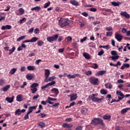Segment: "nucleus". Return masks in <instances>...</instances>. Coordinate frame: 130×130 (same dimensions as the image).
Masks as SVG:
<instances>
[{
    "mask_svg": "<svg viewBox=\"0 0 130 130\" xmlns=\"http://www.w3.org/2000/svg\"><path fill=\"white\" fill-rule=\"evenodd\" d=\"M103 54H104V51H103V50H102L101 51H100L98 53V55H100V56H101Z\"/></svg>",
    "mask_w": 130,
    "mask_h": 130,
    "instance_id": "57",
    "label": "nucleus"
},
{
    "mask_svg": "<svg viewBox=\"0 0 130 130\" xmlns=\"http://www.w3.org/2000/svg\"><path fill=\"white\" fill-rule=\"evenodd\" d=\"M44 42H43V41H39L37 42V44L38 45V46H42V45H43Z\"/></svg>",
    "mask_w": 130,
    "mask_h": 130,
    "instance_id": "38",
    "label": "nucleus"
},
{
    "mask_svg": "<svg viewBox=\"0 0 130 130\" xmlns=\"http://www.w3.org/2000/svg\"><path fill=\"white\" fill-rule=\"evenodd\" d=\"M55 79V76H52L51 77H49V78H47V79H45L44 82H50L51 81H52Z\"/></svg>",
    "mask_w": 130,
    "mask_h": 130,
    "instance_id": "16",
    "label": "nucleus"
},
{
    "mask_svg": "<svg viewBox=\"0 0 130 130\" xmlns=\"http://www.w3.org/2000/svg\"><path fill=\"white\" fill-rule=\"evenodd\" d=\"M62 126L64 128H70V127H73V125L72 124H68L67 123H65L64 124H62Z\"/></svg>",
    "mask_w": 130,
    "mask_h": 130,
    "instance_id": "19",
    "label": "nucleus"
},
{
    "mask_svg": "<svg viewBox=\"0 0 130 130\" xmlns=\"http://www.w3.org/2000/svg\"><path fill=\"white\" fill-rule=\"evenodd\" d=\"M112 31H108L106 33V36H112Z\"/></svg>",
    "mask_w": 130,
    "mask_h": 130,
    "instance_id": "47",
    "label": "nucleus"
},
{
    "mask_svg": "<svg viewBox=\"0 0 130 130\" xmlns=\"http://www.w3.org/2000/svg\"><path fill=\"white\" fill-rule=\"evenodd\" d=\"M92 68L94 69H98V65L96 63H93Z\"/></svg>",
    "mask_w": 130,
    "mask_h": 130,
    "instance_id": "44",
    "label": "nucleus"
},
{
    "mask_svg": "<svg viewBox=\"0 0 130 130\" xmlns=\"http://www.w3.org/2000/svg\"><path fill=\"white\" fill-rule=\"evenodd\" d=\"M117 83L118 84H121L122 83H124V81H123V80H121V79H118L117 80Z\"/></svg>",
    "mask_w": 130,
    "mask_h": 130,
    "instance_id": "62",
    "label": "nucleus"
},
{
    "mask_svg": "<svg viewBox=\"0 0 130 130\" xmlns=\"http://www.w3.org/2000/svg\"><path fill=\"white\" fill-rule=\"evenodd\" d=\"M88 99H89V100H92V102H101L102 100H104L103 96H102V98L98 99V98L91 97L90 96V95L88 96Z\"/></svg>",
    "mask_w": 130,
    "mask_h": 130,
    "instance_id": "5",
    "label": "nucleus"
},
{
    "mask_svg": "<svg viewBox=\"0 0 130 130\" xmlns=\"http://www.w3.org/2000/svg\"><path fill=\"white\" fill-rule=\"evenodd\" d=\"M100 48H105L106 49H110V46L109 45H106V46H100Z\"/></svg>",
    "mask_w": 130,
    "mask_h": 130,
    "instance_id": "29",
    "label": "nucleus"
},
{
    "mask_svg": "<svg viewBox=\"0 0 130 130\" xmlns=\"http://www.w3.org/2000/svg\"><path fill=\"white\" fill-rule=\"evenodd\" d=\"M73 38H71V37L69 36L66 38V40H67V42H69L70 41H72Z\"/></svg>",
    "mask_w": 130,
    "mask_h": 130,
    "instance_id": "56",
    "label": "nucleus"
},
{
    "mask_svg": "<svg viewBox=\"0 0 130 130\" xmlns=\"http://www.w3.org/2000/svg\"><path fill=\"white\" fill-rule=\"evenodd\" d=\"M26 79L28 80H32V79H33V75L30 74L26 75Z\"/></svg>",
    "mask_w": 130,
    "mask_h": 130,
    "instance_id": "37",
    "label": "nucleus"
},
{
    "mask_svg": "<svg viewBox=\"0 0 130 130\" xmlns=\"http://www.w3.org/2000/svg\"><path fill=\"white\" fill-rule=\"evenodd\" d=\"M30 91H31L32 94H34V93L37 92V88L36 87H30Z\"/></svg>",
    "mask_w": 130,
    "mask_h": 130,
    "instance_id": "30",
    "label": "nucleus"
},
{
    "mask_svg": "<svg viewBox=\"0 0 130 130\" xmlns=\"http://www.w3.org/2000/svg\"><path fill=\"white\" fill-rule=\"evenodd\" d=\"M101 93L103 95H106V94H107V90H105L104 89H102L101 90Z\"/></svg>",
    "mask_w": 130,
    "mask_h": 130,
    "instance_id": "33",
    "label": "nucleus"
},
{
    "mask_svg": "<svg viewBox=\"0 0 130 130\" xmlns=\"http://www.w3.org/2000/svg\"><path fill=\"white\" fill-rule=\"evenodd\" d=\"M19 13L21 14V15H23V14L24 13V9H23V8H20Z\"/></svg>",
    "mask_w": 130,
    "mask_h": 130,
    "instance_id": "54",
    "label": "nucleus"
},
{
    "mask_svg": "<svg viewBox=\"0 0 130 130\" xmlns=\"http://www.w3.org/2000/svg\"><path fill=\"white\" fill-rule=\"evenodd\" d=\"M38 98H39V94H37L32 97V99L34 100L35 99H37Z\"/></svg>",
    "mask_w": 130,
    "mask_h": 130,
    "instance_id": "63",
    "label": "nucleus"
},
{
    "mask_svg": "<svg viewBox=\"0 0 130 130\" xmlns=\"http://www.w3.org/2000/svg\"><path fill=\"white\" fill-rule=\"evenodd\" d=\"M110 58L112 59V60H113V61H116L117 59H118V58H119V56L116 55V56H110L109 57Z\"/></svg>",
    "mask_w": 130,
    "mask_h": 130,
    "instance_id": "17",
    "label": "nucleus"
},
{
    "mask_svg": "<svg viewBox=\"0 0 130 130\" xmlns=\"http://www.w3.org/2000/svg\"><path fill=\"white\" fill-rule=\"evenodd\" d=\"M125 68H129V64L128 63H123V64L121 67V70H124Z\"/></svg>",
    "mask_w": 130,
    "mask_h": 130,
    "instance_id": "23",
    "label": "nucleus"
},
{
    "mask_svg": "<svg viewBox=\"0 0 130 130\" xmlns=\"http://www.w3.org/2000/svg\"><path fill=\"white\" fill-rule=\"evenodd\" d=\"M39 28H37L34 30L35 34H38L39 33Z\"/></svg>",
    "mask_w": 130,
    "mask_h": 130,
    "instance_id": "52",
    "label": "nucleus"
},
{
    "mask_svg": "<svg viewBox=\"0 0 130 130\" xmlns=\"http://www.w3.org/2000/svg\"><path fill=\"white\" fill-rule=\"evenodd\" d=\"M120 15L121 16H123V17H125V18H126V19H129V14L127 13L126 12H121Z\"/></svg>",
    "mask_w": 130,
    "mask_h": 130,
    "instance_id": "8",
    "label": "nucleus"
},
{
    "mask_svg": "<svg viewBox=\"0 0 130 130\" xmlns=\"http://www.w3.org/2000/svg\"><path fill=\"white\" fill-rule=\"evenodd\" d=\"M106 30V31H112V27L111 26L107 27Z\"/></svg>",
    "mask_w": 130,
    "mask_h": 130,
    "instance_id": "53",
    "label": "nucleus"
},
{
    "mask_svg": "<svg viewBox=\"0 0 130 130\" xmlns=\"http://www.w3.org/2000/svg\"><path fill=\"white\" fill-rule=\"evenodd\" d=\"M84 74L85 75H86V76H91V75H92V71H85Z\"/></svg>",
    "mask_w": 130,
    "mask_h": 130,
    "instance_id": "36",
    "label": "nucleus"
},
{
    "mask_svg": "<svg viewBox=\"0 0 130 130\" xmlns=\"http://www.w3.org/2000/svg\"><path fill=\"white\" fill-rule=\"evenodd\" d=\"M81 113H83V114H85V113H87L88 112V109L83 108L81 110Z\"/></svg>",
    "mask_w": 130,
    "mask_h": 130,
    "instance_id": "28",
    "label": "nucleus"
},
{
    "mask_svg": "<svg viewBox=\"0 0 130 130\" xmlns=\"http://www.w3.org/2000/svg\"><path fill=\"white\" fill-rule=\"evenodd\" d=\"M83 55L84 57H85V59H90V58H91L90 54H88L87 53H84Z\"/></svg>",
    "mask_w": 130,
    "mask_h": 130,
    "instance_id": "20",
    "label": "nucleus"
},
{
    "mask_svg": "<svg viewBox=\"0 0 130 130\" xmlns=\"http://www.w3.org/2000/svg\"><path fill=\"white\" fill-rule=\"evenodd\" d=\"M89 82L92 85H98V83L99 82V79L94 77H92L89 78Z\"/></svg>",
    "mask_w": 130,
    "mask_h": 130,
    "instance_id": "4",
    "label": "nucleus"
},
{
    "mask_svg": "<svg viewBox=\"0 0 130 130\" xmlns=\"http://www.w3.org/2000/svg\"><path fill=\"white\" fill-rule=\"evenodd\" d=\"M20 71L21 72H25L26 71V67L25 66L21 67Z\"/></svg>",
    "mask_w": 130,
    "mask_h": 130,
    "instance_id": "55",
    "label": "nucleus"
},
{
    "mask_svg": "<svg viewBox=\"0 0 130 130\" xmlns=\"http://www.w3.org/2000/svg\"><path fill=\"white\" fill-rule=\"evenodd\" d=\"M58 38V41H59V42H61V40H63V37H62V36H59Z\"/></svg>",
    "mask_w": 130,
    "mask_h": 130,
    "instance_id": "50",
    "label": "nucleus"
},
{
    "mask_svg": "<svg viewBox=\"0 0 130 130\" xmlns=\"http://www.w3.org/2000/svg\"><path fill=\"white\" fill-rule=\"evenodd\" d=\"M50 75V71L48 69L45 70V80H47V78L49 77Z\"/></svg>",
    "mask_w": 130,
    "mask_h": 130,
    "instance_id": "10",
    "label": "nucleus"
},
{
    "mask_svg": "<svg viewBox=\"0 0 130 130\" xmlns=\"http://www.w3.org/2000/svg\"><path fill=\"white\" fill-rule=\"evenodd\" d=\"M129 109H130L129 108H127L122 109L121 111V114H124V113H126V112H127V111L129 110Z\"/></svg>",
    "mask_w": 130,
    "mask_h": 130,
    "instance_id": "24",
    "label": "nucleus"
},
{
    "mask_svg": "<svg viewBox=\"0 0 130 130\" xmlns=\"http://www.w3.org/2000/svg\"><path fill=\"white\" fill-rule=\"evenodd\" d=\"M15 114L17 115H21V109H18L16 110L15 112Z\"/></svg>",
    "mask_w": 130,
    "mask_h": 130,
    "instance_id": "32",
    "label": "nucleus"
},
{
    "mask_svg": "<svg viewBox=\"0 0 130 130\" xmlns=\"http://www.w3.org/2000/svg\"><path fill=\"white\" fill-rule=\"evenodd\" d=\"M58 22V25L61 27V28L68 26V25H70L71 23V21H70L69 19L63 18H61L60 20H59Z\"/></svg>",
    "mask_w": 130,
    "mask_h": 130,
    "instance_id": "1",
    "label": "nucleus"
},
{
    "mask_svg": "<svg viewBox=\"0 0 130 130\" xmlns=\"http://www.w3.org/2000/svg\"><path fill=\"white\" fill-rule=\"evenodd\" d=\"M110 117H111L110 116H108V115L103 116L104 119H106V120L110 119Z\"/></svg>",
    "mask_w": 130,
    "mask_h": 130,
    "instance_id": "45",
    "label": "nucleus"
},
{
    "mask_svg": "<svg viewBox=\"0 0 130 130\" xmlns=\"http://www.w3.org/2000/svg\"><path fill=\"white\" fill-rule=\"evenodd\" d=\"M111 5H112V6H114V7H118L119 6H120V5H121V2H111Z\"/></svg>",
    "mask_w": 130,
    "mask_h": 130,
    "instance_id": "14",
    "label": "nucleus"
},
{
    "mask_svg": "<svg viewBox=\"0 0 130 130\" xmlns=\"http://www.w3.org/2000/svg\"><path fill=\"white\" fill-rule=\"evenodd\" d=\"M111 53L112 54V55H114V56H116V55H117V53H116V52L114 50H113L111 52Z\"/></svg>",
    "mask_w": 130,
    "mask_h": 130,
    "instance_id": "46",
    "label": "nucleus"
},
{
    "mask_svg": "<svg viewBox=\"0 0 130 130\" xmlns=\"http://www.w3.org/2000/svg\"><path fill=\"white\" fill-rule=\"evenodd\" d=\"M25 37H26V36H22L21 37H20L19 38H18L17 39V41L20 42V41H21V40H23V39H24V38H25Z\"/></svg>",
    "mask_w": 130,
    "mask_h": 130,
    "instance_id": "39",
    "label": "nucleus"
},
{
    "mask_svg": "<svg viewBox=\"0 0 130 130\" xmlns=\"http://www.w3.org/2000/svg\"><path fill=\"white\" fill-rule=\"evenodd\" d=\"M38 83H33L31 85L30 88H36V87H38Z\"/></svg>",
    "mask_w": 130,
    "mask_h": 130,
    "instance_id": "40",
    "label": "nucleus"
},
{
    "mask_svg": "<svg viewBox=\"0 0 130 130\" xmlns=\"http://www.w3.org/2000/svg\"><path fill=\"white\" fill-rule=\"evenodd\" d=\"M38 125L42 128L45 126V123L43 122H40L38 123Z\"/></svg>",
    "mask_w": 130,
    "mask_h": 130,
    "instance_id": "26",
    "label": "nucleus"
},
{
    "mask_svg": "<svg viewBox=\"0 0 130 130\" xmlns=\"http://www.w3.org/2000/svg\"><path fill=\"white\" fill-rule=\"evenodd\" d=\"M48 99L49 100H50L51 101H56L57 100V99H55V98H51V97H48Z\"/></svg>",
    "mask_w": 130,
    "mask_h": 130,
    "instance_id": "48",
    "label": "nucleus"
},
{
    "mask_svg": "<svg viewBox=\"0 0 130 130\" xmlns=\"http://www.w3.org/2000/svg\"><path fill=\"white\" fill-rule=\"evenodd\" d=\"M91 124H94L95 125L97 124H101L104 128H105V124H104L103 121L101 119L94 118L91 120Z\"/></svg>",
    "mask_w": 130,
    "mask_h": 130,
    "instance_id": "2",
    "label": "nucleus"
},
{
    "mask_svg": "<svg viewBox=\"0 0 130 130\" xmlns=\"http://www.w3.org/2000/svg\"><path fill=\"white\" fill-rule=\"evenodd\" d=\"M67 77H68V79H75L74 75L69 74L67 75Z\"/></svg>",
    "mask_w": 130,
    "mask_h": 130,
    "instance_id": "41",
    "label": "nucleus"
},
{
    "mask_svg": "<svg viewBox=\"0 0 130 130\" xmlns=\"http://www.w3.org/2000/svg\"><path fill=\"white\" fill-rule=\"evenodd\" d=\"M110 66H113V67H117V68H118V66H121V63L120 61H117L116 64H113V63H110Z\"/></svg>",
    "mask_w": 130,
    "mask_h": 130,
    "instance_id": "18",
    "label": "nucleus"
},
{
    "mask_svg": "<svg viewBox=\"0 0 130 130\" xmlns=\"http://www.w3.org/2000/svg\"><path fill=\"white\" fill-rule=\"evenodd\" d=\"M57 38H58V35L56 34L51 37H48L47 40L48 42H53V41L57 40Z\"/></svg>",
    "mask_w": 130,
    "mask_h": 130,
    "instance_id": "3",
    "label": "nucleus"
},
{
    "mask_svg": "<svg viewBox=\"0 0 130 130\" xmlns=\"http://www.w3.org/2000/svg\"><path fill=\"white\" fill-rule=\"evenodd\" d=\"M46 102L47 103H49V104H53V102H51L50 100H49L48 99H47Z\"/></svg>",
    "mask_w": 130,
    "mask_h": 130,
    "instance_id": "64",
    "label": "nucleus"
},
{
    "mask_svg": "<svg viewBox=\"0 0 130 130\" xmlns=\"http://www.w3.org/2000/svg\"><path fill=\"white\" fill-rule=\"evenodd\" d=\"M105 74H106V71H100L95 74V76L96 77H98V76H103Z\"/></svg>",
    "mask_w": 130,
    "mask_h": 130,
    "instance_id": "11",
    "label": "nucleus"
},
{
    "mask_svg": "<svg viewBox=\"0 0 130 130\" xmlns=\"http://www.w3.org/2000/svg\"><path fill=\"white\" fill-rule=\"evenodd\" d=\"M54 84H55V81H52L51 82L47 83V86L49 87V86H53V85H54Z\"/></svg>",
    "mask_w": 130,
    "mask_h": 130,
    "instance_id": "42",
    "label": "nucleus"
},
{
    "mask_svg": "<svg viewBox=\"0 0 130 130\" xmlns=\"http://www.w3.org/2000/svg\"><path fill=\"white\" fill-rule=\"evenodd\" d=\"M30 40V42H36L38 40V38L33 37Z\"/></svg>",
    "mask_w": 130,
    "mask_h": 130,
    "instance_id": "35",
    "label": "nucleus"
},
{
    "mask_svg": "<svg viewBox=\"0 0 130 130\" xmlns=\"http://www.w3.org/2000/svg\"><path fill=\"white\" fill-rule=\"evenodd\" d=\"M51 92L53 93L54 92L56 96H57L58 94H59V91H58V89L56 88H53L51 90Z\"/></svg>",
    "mask_w": 130,
    "mask_h": 130,
    "instance_id": "13",
    "label": "nucleus"
},
{
    "mask_svg": "<svg viewBox=\"0 0 130 130\" xmlns=\"http://www.w3.org/2000/svg\"><path fill=\"white\" fill-rule=\"evenodd\" d=\"M41 10V8L39 6H37L36 7H33L31 9V11H37V12H39Z\"/></svg>",
    "mask_w": 130,
    "mask_h": 130,
    "instance_id": "21",
    "label": "nucleus"
},
{
    "mask_svg": "<svg viewBox=\"0 0 130 130\" xmlns=\"http://www.w3.org/2000/svg\"><path fill=\"white\" fill-rule=\"evenodd\" d=\"M15 72H17V68H13L10 70L9 74L10 75H14Z\"/></svg>",
    "mask_w": 130,
    "mask_h": 130,
    "instance_id": "27",
    "label": "nucleus"
},
{
    "mask_svg": "<svg viewBox=\"0 0 130 130\" xmlns=\"http://www.w3.org/2000/svg\"><path fill=\"white\" fill-rule=\"evenodd\" d=\"M36 69L35 66H28L27 67L28 71H34L36 70Z\"/></svg>",
    "mask_w": 130,
    "mask_h": 130,
    "instance_id": "22",
    "label": "nucleus"
},
{
    "mask_svg": "<svg viewBox=\"0 0 130 130\" xmlns=\"http://www.w3.org/2000/svg\"><path fill=\"white\" fill-rule=\"evenodd\" d=\"M16 50V47H13V48H12V49H10L9 51V55H11V54H13V53L15 51V50Z\"/></svg>",
    "mask_w": 130,
    "mask_h": 130,
    "instance_id": "31",
    "label": "nucleus"
},
{
    "mask_svg": "<svg viewBox=\"0 0 130 130\" xmlns=\"http://www.w3.org/2000/svg\"><path fill=\"white\" fill-rule=\"evenodd\" d=\"M25 21H26V18L24 17L19 20V23L20 24H22V23H23V22H24Z\"/></svg>",
    "mask_w": 130,
    "mask_h": 130,
    "instance_id": "58",
    "label": "nucleus"
},
{
    "mask_svg": "<svg viewBox=\"0 0 130 130\" xmlns=\"http://www.w3.org/2000/svg\"><path fill=\"white\" fill-rule=\"evenodd\" d=\"M1 29L2 30H10V29H12V26L10 25H3Z\"/></svg>",
    "mask_w": 130,
    "mask_h": 130,
    "instance_id": "9",
    "label": "nucleus"
},
{
    "mask_svg": "<svg viewBox=\"0 0 130 130\" xmlns=\"http://www.w3.org/2000/svg\"><path fill=\"white\" fill-rule=\"evenodd\" d=\"M11 88L10 85H7L5 86L3 88H1V91H4V92H6V91H8L9 89Z\"/></svg>",
    "mask_w": 130,
    "mask_h": 130,
    "instance_id": "15",
    "label": "nucleus"
},
{
    "mask_svg": "<svg viewBox=\"0 0 130 130\" xmlns=\"http://www.w3.org/2000/svg\"><path fill=\"white\" fill-rule=\"evenodd\" d=\"M89 10L90 11V12H96L97 11V9L95 8H91L89 9Z\"/></svg>",
    "mask_w": 130,
    "mask_h": 130,
    "instance_id": "59",
    "label": "nucleus"
},
{
    "mask_svg": "<svg viewBox=\"0 0 130 130\" xmlns=\"http://www.w3.org/2000/svg\"><path fill=\"white\" fill-rule=\"evenodd\" d=\"M16 100L18 102H21L22 101V96H21V95H18L16 97Z\"/></svg>",
    "mask_w": 130,
    "mask_h": 130,
    "instance_id": "34",
    "label": "nucleus"
},
{
    "mask_svg": "<svg viewBox=\"0 0 130 130\" xmlns=\"http://www.w3.org/2000/svg\"><path fill=\"white\" fill-rule=\"evenodd\" d=\"M68 97H71L70 101H74V100H76V99H77V98H78L77 93H73L72 94H70L68 95Z\"/></svg>",
    "mask_w": 130,
    "mask_h": 130,
    "instance_id": "6",
    "label": "nucleus"
},
{
    "mask_svg": "<svg viewBox=\"0 0 130 130\" xmlns=\"http://www.w3.org/2000/svg\"><path fill=\"white\" fill-rule=\"evenodd\" d=\"M86 40H87V37H85L82 39H81L80 42H81V43H83V42L84 41H86Z\"/></svg>",
    "mask_w": 130,
    "mask_h": 130,
    "instance_id": "61",
    "label": "nucleus"
},
{
    "mask_svg": "<svg viewBox=\"0 0 130 130\" xmlns=\"http://www.w3.org/2000/svg\"><path fill=\"white\" fill-rule=\"evenodd\" d=\"M14 96H12V98H10V97H7L6 98V101H7L8 103H12L14 101Z\"/></svg>",
    "mask_w": 130,
    "mask_h": 130,
    "instance_id": "12",
    "label": "nucleus"
},
{
    "mask_svg": "<svg viewBox=\"0 0 130 130\" xmlns=\"http://www.w3.org/2000/svg\"><path fill=\"white\" fill-rule=\"evenodd\" d=\"M29 114L28 113L24 116V120H26V119H29Z\"/></svg>",
    "mask_w": 130,
    "mask_h": 130,
    "instance_id": "49",
    "label": "nucleus"
},
{
    "mask_svg": "<svg viewBox=\"0 0 130 130\" xmlns=\"http://www.w3.org/2000/svg\"><path fill=\"white\" fill-rule=\"evenodd\" d=\"M115 38H116V39H117V41H119V42H120L121 40H122V37L121 35L118 34V32L115 33Z\"/></svg>",
    "mask_w": 130,
    "mask_h": 130,
    "instance_id": "7",
    "label": "nucleus"
},
{
    "mask_svg": "<svg viewBox=\"0 0 130 130\" xmlns=\"http://www.w3.org/2000/svg\"><path fill=\"white\" fill-rule=\"evenodd\" d=\"M50 5V2H48L44 5V9H46V8H48Z\"/></svg>",
    "mask_w": 130,
    "mask_h": 130,
    "instance_id": "43",
    "label": "nucleus"
},
{
    "mask_svg": "<svg viewBox=\"0 0 130 130\" xmlns=\"http://www.w3.org/2000/svg\"><path fill=\"white\" fill-rule=\"evenodd\" d=\"M121 32H122V33H123V34H125V33H126V32H127L126 28H122V30H121Z\"/></svg>",
    "mask_w": 130,
    "mask_h": 130,
    "instance_id": "51",
    "label": "nucleus"
},
{
    "mask_svg": "<svg viewBox=\"0 0 130 130\" xmlns=\"http://www.w3.org/2000/svg\"><path fill=\"white\" fill-rule=\"evenodd\" d=\"M70 3H71L72 5H73V6H79V2L76 1L75 0L71 1Z\"/></svg>",
    "mask_w": 130,
    "mask_h": 130,
    "instance_id": "25",
    "label": "nucleus"
},
{
    "mask_svg": "<svg viewBox=\"0 0 130 130\" xmlns=\"http://www.w3.org/2000/svg\"><path fill=\"white\" fill-rule=\"evenodd\" d=\"M39 116H41V118H44V117L46 116V114L44 113H41Z\"/></svg>",
    "mask_w": 130,
    "mask_h": 130,
    "instance_id": "60",
    "label": "nucleus"
}]
</instances>
